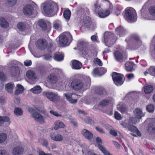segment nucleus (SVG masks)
<instances>
[{
    "label": "nucleus",
    "instance_id": "ea45409f",
    "mask_svg": "<svg viewBox=\"0 0 155 155\" xmlns=\"http://www.w3.org/2000/svg\"><path fill=\"white\" fill-rule=\"evenodd\" d=\"M117 108L122 113L125 112L126 110V107L124 105H117Z\"/></svg>",
    "mask_w": 155,
    "mask_h": 155
},
{
    "label": "nucleus",
    "instance_id": "20e7f679",
    "mask_svg": "<svg viewBox=\"0 0 155 155\" xmlns=\"http://www.w3.org/2000/svg\"><path fill=\"white\" fill-rule=\"evenodd\" d=\"M104 39L105 45L108 47H110L115 41L114 35L110 32H105Z\"/></svg>",
    "mask_w": 155,
    "mask_h": 155
},
{
    "label": "nucleus",
    "instance_id": "774afa93",
    "mask_svg": "<svg viewBox=\"0 0 155 155\" xmlns=\"http://www.w3.org/2000/svg\"><path fill=\"white\" fill-rule=\"evenodd\" d=\"M5 102V99L3 97H0V103L3 104Z\"/></svg>",
    "mask_w": 155,
    "mask_h": 155
},
{
    "label": "nucleus",
    "instance_id": "a878e982",
    "mask_svg": "<svg viewBox=\"0 0 155 155\" xmlns=\"http://www.w3.org/2000/svg\"><path fill=\"white\" fill-rule=\"evenodd\" d=\"M72 93H67L64 94V95L66 97L67 100L71 103H75L77 102V100L76 99H73L71 98Z\"/></svg>",
    "mask_w": 155,
    "mask_h": 155
},
{
    "label": "nucleus",
    "instance_id": "39448f33",
    "mask_svg": "<svg viewBox=\"0 0 155 155\" xmlns=\"http://www.w3.org/2000/svg\"><path fill=\"white\" fill-rule=\"evenodd\" d=\"M124 75L119 73L114 72L112 73V77L114 84L117 86L122 85L124 81L123 80Z\"/></svg>",
    "mask_w": 155,
    "mask_h": 155
},
{
    "label": "nucleus",
    "instance_id": "9d476101",
    "mask_svg": "<svg viewBox=\"0 0 155 155\" xmlns=\"http://www.w3.org/2000/svg\"><path fill=\"white\" fill-rule=\"evenodd\" d=\"M36 44L38 49L42 50L47 47V42L45 39H39L36 42Z\"/></svg>",
    "mask_w": 155,
    "mask_h": 155
},
{
    "label": "nucleus",
    "instance_id": "2f4dec72",
    "mask_svg": "<svg viewBox=\"0 0 155 155\" xmlns=\"http://www.w3.org/2000/svg\"><path fill=\"white\" fill-rule=\"evenodd\" d=\"M64 54L60 53H55L54 56V59L58 61H60L63 60L64 59Z\"/></svg>",
    "mask_w": 155,
    "mask_h": 155
},
{
    "label": "nucleus",
    "instance_id": "412c9836",
    "mask_svg": "<svg viewBox=\"0 0 155 155\" xmlns=\"http://www.w3.org/2000/svg\"><path fill=\"white\" fill-rule=\"evenodd\" d=\"M99 16L101 18H104L110 14V11L109 9L100 10L97 12Z\"/></svg>",
    "mask_w": 155,
    "mask_h": 155
},
{
    "label": "nucleus",
    "instance_id": "aec40b11",
    "mask_svg": "<svg viewBox=\"0 0 155 155\" xmlns=\"http://www.w3.org/2000/svg\"><path fill=\"white\" fill-rule=\"evenodd\" d=\"M134 112L136 118L141 119L144 116V114L143 113L142 110L140 108H136Z\"/></svg>",
    "mask_w": 155,
    "mask_h": 155
},
{
    "label": "nucleus",
    "instance_id": "3c124183",
    "mask_svg": "<svg viewBox=\"0 0 155 155\" xmlns=\"http://www.w3.org/2000/svg\"><path fill=\"white\" fill-rule=\"evenodd\" d=\"M6 76L2 72H0V80L1 81H4L6 80Z\"/></svg>",
    "mask_w": 155,
    "mask_h": 155
},
{
    "label": "nucleus",
    "instance_id": "5fc2aeb1",
    "mask_svg": "<svg viewBox=\"0 0 155 155\" xmlns=\"http://www.w3.org/2000/svg\"><path fill=\"white\" fill-rule=\"evenodd\" d=\"M94 62L95 64H98L100 66H101L102 65V62L100 59L97 58L94 59Z\"/></svg>",
    "mask_w": 155,
    "mask_h": 155
},
{
    "label": "nucleus",
    "instance_id": "4be33fe9",
    "mask_svg": "<svg viewBox=\"0 0 155 155\" xmlns=\"http://www.w3.org/2000/svg\"><path fill=\"white\" fill-rule=\"evenodd\" d=\"M115 59L118 62H122L124 61L122 54L118 51H115L114 54Z\"/></svg>",
    "mask_w": 155,
    "mask_h": 155
},
{
    "label": "nucleus",
    "instance_id": "a19ab883",
    "mask_svg": "<svg viewBox=\"0 0 155 155\" xmlns=\"http://www.w3.org/2000/svg\"><path fill=\"white\" fill-rule=\"evenodd\" d=\"M25 28V25L23 23L19 22L17 25V28L20 31H24Z\"/></svg>",
    "mask_w": 155,
    "mask_h": 155
},
{
    "label": "nucleus",
    "instance_id": "dca6fc26",
    "mask_svg": "<svg viewBox=\"0 0 155 155\" xmlns=\"http://www.w3.org/2000/svg\"><path fill=\"white\" fill-rule=\"evenodd\" d=\"M49 136L52 140L56 141H60L63 139V137L61 135L59 134H56L55 133H51Z\"/></svg>",
    "mask_w": 155,
    "mask_h": 155
},
{
    "label": "nucleus",
    "instance_id": "f3484780",
    "mask_svg": "<svg viewBox=\"0 0 155 155\" xmlns=\"http://www.w3.org/2000/svg\"><path fill=\"white\" fill-rule=\"evenodd\" d=\"M116 31L120 36H123L127 33L126 30L121 26H120L116 29Z\"/></svg>",
    "mask_w": 155,
    "mask_h": 155
},
{
    "label": "nucleus",
    "instance_id": "864d4df0",
    "mask_svg": "<svg viewBox=\"0 0 155 155\" xmlns=\"http://www.w3.org/2000/svg\"><path fill=\"white\" fill-rule=\"evenodd\" d=\"M99 73L100 75H102L104 74L107 71V69L106 68H99Z\"/></svg>",
    "mask_w": 155,
    "mask_h": 155
},
{
    "label": "nucleus",
    "instance_id": "2eb2a0df",
    "mask_svg": "<svg viewBox=\"0 0 155 155\" xmlns=\"http://www.w3.org/2000/svg\"><path fill=\"white\" fill-rule=\"evenodd\" d=\"M81 134L86 139L89 140H91L93 137V134L86 129L82 130L81 132Z\"/></svg>",
    "mask_w": 155,
    "mask_h": 155
},
{
    "label": "nucleus",
    "instance_id": "09e8293b",
    "mask_svg": "<svg viewBox=\"0 0 155 155\" xmlns=\"http://www.w3.org/2000/svg\"><path fill=\"white\" fill-rule=\"evenodd\" d=\"M109 103V101L108 100H104L100 102V104L102 106L104 107L108 105Z\"/></svg>",
    "mask_w": 155,
    "mask_h": 155
},
{
    "label": "nucleus",
    "instance_id": "79ce46f5",
    "mask_svg": "<svg viewBox=\"0 0 155 155\" xmlns=\"http://www.w3.org/2000/svg\"><path fill=\"white\" fill-rule=\"evenodd\" d=\"M149 74L155 77V67H150L148 69Z\"/></svg>",
    "mask_w": 155,
    "mask_h": 155
},
{
    "label": "nucleus",
    "instance_id": "0e129e2a",
    "mask_svg": "<svg viewBox=\"0 0 155 155\" xmlns=\"http://www.w3.org/2000/svg\"><path fill=\"white\" fill-rule=\"evenodd\" d=\"M0 155H8L6 151L5 150H0Z\"/></svg>",
    "mask_w": 155,
    "mask_h": 155
},
{
    "label": "nucleus",
    "instance_id": "72a5a7b5",
    "mask_svg": "<svg viewBox=\"0 0 155 155\" xmlns=\"http://www.w3.org/2000/svg\"><path fill=\"white\" fill-rule=\"evenodd\" d=\"M144 91L145 94H149L153 90V86L150 85H146L143 87Z\"/></svg>",
    "mask_w": 155,
    "mask_h": 155
},
{
    "label": "nucleus",
    "instance_id": "c85d7f7f",
    "mask_svg": "<svg viewBox=\"0 0 155 155\" xmlns=\"http://www.w3.org/2000/svg\"><path fill=\"white\" fill-rule=\"evenodd\" d=\"M147 132L149 134H152L155 133V126L152 123L149 124L146 128Z\"/></svg>",
    "mask_w": 155,
    "mask_h": 155
},
{
    "label": "nucleus",
    "instance_id": "bb28decb",
    "mask_svg": "<svg viewBox=\"0 0 155 155\" xmlns=\"http://www.w3.org/2000/svg\"><path fill=\"white\" fill-rule=\"evenodd\" d=\"M82 66L81 63L79 61L74 60L72 63V68L75 69H80Z\"/></svg>",
    "mask_w": 155,
    "mask_h": 155
},
{
    "label": "nucleus",
    "instance_id": "ddd939ff",
    "mask_svg": "<svg viewBox=\"0 0 155 155\" xmlns=\"http://www.w3.org/2000/svg\"><path fill=\"white\" fill-rule=\"evenodd\" d=\"M33 117L40 124H43L45 123L44 121L45 118L37 112H35L33 113Z\"/></svg>",
    "mask_w": 155,
    "mask_h": 155
},
{
    "label": "nucleus",
    "instance_id": "4c0bfd02",
    "mask_svg": "<svg viewBox=\"0 0 155 155\" xmlns=\"http://www.w3.org/2000/svg\"><path fill=\"white\" fill-rule=\"evenodd\" d=\"M54 28L57 30H60L61 28V22L59 20L55 21L54 22L53 24Z\"/></svg>",
    "mask_w": 155,
    "mask_h": 155
},
{
    "label": "nucleus",
    "instance_id": "6e6552de",
    "mask_svg": "<svg viewBox=\"0 0 155 155\" xmlns=\"http://www.w3.org/2000/svg\"><path fill=\"white\" fill-rule=\"evenodd\" d=\"M43 94L44 96H46L49 100L53 102L58 101L60 99V97L57 93L53 92H44Z\"/></svg>",
    "mask_w": 155,
    "mask_h": 155
},
{
    "label": "nucleus",
    "instance_id": "4468645a",
    "mask_svg": "<svg viewBox=\"0 0 155 155\" xmlns=\"http://www.w3.org/2000/svg\"><path fill=\"white\" fill-rule=\"evenodd\" d=\"M84 26L90 30H93L95 28V25L92 23L91 19L89 17H86L84 21Z\"/></svg>",
    "mask_w": 155,
    "mask_h": 155
},
{
    "label": "nucleus",
    "instance_id": "49530a36",
    "mask_svg": "<svg viewBox=\"0 0 155 155\" xmlns=\"http://www.w3.org/2000/svg\"><path fill=\"white\" fill-rule=\"evenodd\" d=\"M92 74L93 76L100 75L99 68H96L92 72Z\"/></svg>",
    "mask_w": 155,
    "mask_h": 155
},
{
    "label": "nucleus",
    "instance_id": "bf43d9fd",
    "mask_svg": "<svg viewBox=\"0 0 155 155\" xmlns=\"http://www.w3.org/2000/svg\"><path fill=\"white\" fill-rule=\"evenodd\" d=\"M110 134L114 136H116L117 135L116 131L113 130H110Z\"/></svg>",
    "mask_w": 155,
    "mask_h": 155
},
{
    "label": "nucleus",
    "instance_id": "7ed1b4c3",
    "mask_svg": "<svg viewBox=\"0 0 155 155\" xmlns=\"http://www.w3.org/2000/svg\"><path fill=\"white\" fill-rule=\"evenodd\" d=\"M72 40V36L70 33L69 32H65L60 35L59 44L61 46H64L66 45L69 42V45Z\"/></svg>",
    "mask_w": 155,
    "mask_h": 155
},
{
    "label": "nucleus",
    "instance_id": "58836bf2",
    "mask_svg": "<svg viewBox=\"0 0 155 155\" xmlns=\"http://www.w3.org/2000/svg\"><path fill=\"white\" fill-rule=\"evenodd\" d=\"M10 120V118L7 117L0 116V125L3 124L4 122H8Z\"/></svg>",
    "mask_w": 155,
    "mask_h": 155
},
{
    "label": "nucleus",
    "instance_id": "052dcab7",
    "mask_svg": "<svg viewBox=\"0 0 155 155\" xmlns=\"http://www.w3.org/2000/svg\"><path fill=\"white\" fill-rule=\"evenodd\" d=\"M85 122L91 125L93 124H94L93 121L92 120L89 118L87 119V120H86Z\"/></svg>",
    "mask_w": 155,
    "mask_h": 155
},
{
    "label": "nucleus",
    "instance_id": "cd10ccee",
    "mask_svg": "<svg viewBox=\"0 0 155 155\" xmlns=\"http://www.w3.org/2000/svg\"><path fill=\"white\" fill-rule=\"evenodd\" d=\"M14 86V84L12 83H9L6 84L5 86V89L8 93H13V89Z\"/></svg>",
    "mask_w": 155,
    "mask_h": 155
},
{
    "label": "nucleus",
    "instance_id": "f8f14e48",
    "mask_svg": "<svg viewBox=\"0 0 155 155\" xmlns=\"http://www.w3.org/2000/svg\"><path fill=\"white\" fill-rule=\"evenodd\" d=\"M38 24L43 31L46 32H48L50 30V27L49 26H47V23L45 21L42 20H39L38 22Z\"/></svg>",
    "mask_w": 155,
    "mask_h": 155
},
{
    "label": "nucleus",
    "instance_id": "a211bd4d",
    "mask_svg": "<svg viewBox=\"0 0 155 155\" xmlns=\"http://www.w3.org/2000/svg\"><path fill=\"white\" fill-rule=\"evenodd\" d=\"M11 73L13 76L16 77L19 75L20 74V71L18 66L15 65L11 68Z\"/></svg>",
    "mask_w": 155,
    "mask_h": 155
},
{
    "label": "nucleus",
    "instance_id": "f257e3e1",
    "mask_svg": "<svg viewBox=\"0 0 155 155\" xmlns=\"http://www.w3.org/2000/svg\"><path fill=\"white\" fill-rule=\"evenodd\" d=\"M45 13L47 15L52 14L54 10L58 11V6L55 2L52 1H46L41 4Z\"/></svg>",
    "mask_w": 155,
    "mask_h": 155
},
{
    "label": "nucleus",
    "instance_id": "8fccbe9b",
    "mask_svg": "<svg viewBox=\"0 0 155 155\" xmlns=\"http://www.w3.org/2000/svg\"><path fill=\"white\" fill-rule=\"evenodd\" d=\"M149 12L150 15L155 17V7H151L149 9Z\"/></svg>",
    "mask_w": 155,
    "mask_h": 155
},
{
    "label": "nucleus",
    "instance_id": "13d9d810",
    "mask_svg": "<svg viewBox=\"0 0 155 155\" xmlns=\"http://www.w3.org/2000/svg\"><path fill=\"white\" fill-rule=\"evenodd\" d=\"M32 64V62L30 60H27L24 62V64L25 66H30Z\"/></svg>",
    "mask_w": 155,
    "mask_h": 155
},
{
    "label": "nucleus",
    "instance_id": "1a4fd4ad",
    "mask_svg": "<svg viewBox=\"0 0 155 155\" xmlns=\"http://www.w3.org/2000/svg\"><path fill=\"white\" fill-rule=\"evenodd\" d=\"M71 86L75 90L78 91L81 89L83 87L84 84L81 80L75 79L72 81Z\"/></svg>",
    "mask_w": 155,
    "mask_h": 155
},
{
    "label": "nucleus",
    "instance_id": "393cba45",
    "mask_svg": "<svg viewBox=\"0 0 155 155\" xmlns=\"http://www.w3.org/2000/svg\"><path fill=\"white\" fill-rule=\"evenodd\" d=\"M126 70L128 71L131 72L134 70L133 66L134 64L130 61L127 62L125 64Z\"/></svg>",
    "mask_w": 155,
    "mask_h": 155
},
{
    "label": "nucleus",
    "instance_id": "4d7b16f0",
    "mask_svg": "<svg viewBox=\"0 0 155 155\" xmlns=\"http://www.w3.org/2000/svg\"><path fill=\"white\" fill-rule=\"evenodd\" d=\"M50 112L52 114L57 117H61V115L58 114L57 112L54 111L53 110H51L50 111Z\"/></svg>",
    "mask_w": 155,
    "mask_h": 155
},
{
    "label": "nucleus",
    "instance_id": "423d86ee",
    "mask_svg": "<svg viewBox=\"0 0 155 155\" xmlns=\"http://www.w3.org/2000/svg\"><path fill=\"white\" fill-rule=\"evenodd\" d=\"M89 46L88 43L84 41H80L77 44L78 49L81 51L82 54L86 55L88 54V47Z\"/></svg>",
    "mask_w": 155,
    "mask_h": 155
},
{
    "label": "nucleus",
    "instance_id": "a18cd8bd",
    "mask_svg": "<svg viewBox=\"0 0 155 155\" xmlns=\"http://www.w3.org/2000/svg\"><path fill=\"white\" fill-rule=\"evenodd\" d=\"M147 110L149 112H153L154 110V105L152 104H150L146 106Z\"/></svg>",
    "mask_w": 155,
    "mask_h": 155
},
{
    "label": "nucleus",
    "instance_id": "f03ea898",
    "mask_svg": "<svg viewBox=\"0 0 155 155\" xmlns=\"http://www.w3.org/2000/svg\"><path fill=\"white\" fill-rule=\"evenodd\" d=\"M125 19L130 22L135 21L137 19L135 10L132 8H127L125 10Z\"/></svg>",
    "mask_w": 155,
    "mask_h": 155
},
{
    "label": "nucleus",
    "instance_id": "603ef678",
    "mask_svg": "<svg viewBox=\"0 0 155 155\" xmlns=\"http://www.w3.org/2000/svg\"><path fill=\"white\" fill-rule=\"evenodd\" d=\"M114 116L115 118L118 120H119L121 118V115L117 111L115 112Z\"/></svg>",
    "mask_w": 155,
    "mask_h": 155
},
{
    "label": "nucleus",
    "instance_id": "b1692460",
    "mask_svg": "<svg viewBox=\"0 0 155 155\" xmlns=\"http://www.w3.org/2000/svg\"><path fill=\"white\" fill-rule=\"evenodd\" d=\"M27 77L30 79L35 80L37 78V77L35 72L31 70H29L27 72L26 74Z\"/></svg>",
    "mask_w": 155,
    "mask_h": 155
},
{
    "label": "nucleus",
    "instance_id": "de8ad7c7",
    "mask_svg": "<svg viewBox=\"0 0 155 155\" xmlns=\"http://www.w3.org/2000/svg\"><path fill=\"white\" fill-rule=\"evenodd\" d=\"M16 2V0H7V4L8 6H12L15 5Z\"/></svg>",
    "mask_w": 155,
    "mask_h": 155
},
{
    "label": "nucleus",
    "instance_id": "37998d69",
    "mask_svg": "<svg viewBox=\"0 0 155 155\" xmlns=\"http://www.w3.org/2000/svg\"><path fill=\"white\" fill-rule=\"evenodd\" d=\"M14 113L15 114L20 116L22 114L23 111L20 108L16 107L15 108L14 110Z\"/></svg>",
    "mask_w": 155,
    "mask_h": 155
},
{
    "label": "nucleus",
    "instance_id": "e433bc0d",
    "mask_svg": "<svg viewBox=\"0 0 155 155\" xmlns=\"http://www.w3.org/2000/svg\"><path fill=\"white\" fill-rule=\"evenodd\" d=\"M18 88L16 90L15 94V95H18L20 94L21 93L24 91V88L23 86L21 85L18 84L17 85Z\"/></svg>",
    "mask_w": 155,
    "mask_h": 155
},
{
    "label": "nucleus",
    "instance_id": "6ab92c4d",
    "mask_svg": "<svg viewBox=\"0 0 155 155\" xmlns=\"http://www.w3.org/2000/svg\"><path fill=\"white\" fill-rule=\"evenodd\" d=\"M33 11V7L31 5H26L24 8L23 11L25 15H31Z\"/></svg>",
    "mask_w": 155,
    "mask_h": 155
},
{
    "label": "nucleus",
    "instance_id": "680f3d73",
    "mask_svg": "<svg viewBox=\"0 0 155 155\" xmlns=\"http://www.w3.org/2000/svg\"><path fill=\"white\" fill-rule=\"evenodd\" d=\"M127 76L128 79H131L134 78V76L133 74L131 73L127 75Z\"/></svg>",
    "mask_w": 155,
    "mask_h": 155
},
{
    "label": "nucleus",
    "instance_id": "473e14b6",
    "mask_svg": "<svg viewBox=\"0 0 155 155\" xmlns=\"http://www.w3.org/2000/svg\"><path fill=\"white\" fill-rule=\"evenodd\" d=\"M0 25L2 27L6 28L8 26L9 24L4 18H0Z\"/></svg>",
    "mask_w": 155,
    "mask_h": 155
},
{
    "label": "nucleus",
    "instance_id": "0eeeda50",
    "mask_svg": "<svg viewBox=\"0 0 155 155\" xmlns=\"http://www.w3.org/2000/svg\"><path fill=\"white\" fill-rule=\"evenodd\" d=\"M125 41L129 45L133 44L136 48H138L141 43V41L139 40V37L134 35L131 38H128L125 39Z\"/></svg>",
    "mask_w": 155,
    "mask_h": 155
},
{
    "label": "nucleus",
    "instance_id": "c9c22d12",
    "mask_svg": "<svg viewBox=\"0 0 155 155\" xmlns=\"http://www.w3.org/2000/svg\"><path fill=\"white\" fill-rule=\"evenodd\" d=\"M31 90L33 93L35 94L40 93L42 91L41 87L39 85L34 87Z\"/></svg>",
    "mask_w": 155,
    "mask_h": 155
},
{
    "label": "nucleus",
    "instance_id": "e2e57ef3",
    "mask_svg": "<svg viewBox=\"0 0 155 155\" xmlns=\"http://www.w3.org/2000/svg\"><path fill=\"white\" fill-rule=\"evenodd\" d=\"M96 129L100 133H104V132L103 130V129L99 127H96Z\"/></svg>",
    "mask_w": 155,
    "mask_h": 155
},
{
    "label": "nucleus",
    "instance_id": "c756f323",
    "mask_svg": "<svg viewBox=\"0 0 155 155\" xmlns=\"http://www.w3.org/2000/svg\"><path fill=\"white\" fill-rule=\"evenodd\" d=\"M58 80L57 76L54 74H51L48 77V81L51 84L55 83Z\"/></svg>",
    "mask_w": 155,
    "mask_h": 155
},
{
    "label": "nucleus",
    "instance_id": "6e6d98bb",
    "mask_svg": "<svg viewBox=\"0 0 155 155\" xmlns=\"http://www.w3.org/2000/svg\"><path fill=\"white\" fill-rule=\"evenodd\" d=\"M137 129L136 127L134 126L131 124L128 129V130L134 132L137 130Z\"/></svg>",
    "mask_w": 155,
    "mask_h": 155
},
{
    "label": "nucleus",
    "instance_id": "7c9ffc66",
    "mask_svg": "<svg viewBox=\"0 0 155 155\" xmlns=\"http://www.w3.org/2000/svg\"><path fill=\"white\" fill-rule=\"evenodd\" d=\"M54 128L55 130L59 128H63L64 126V123L59 120L56 121L54 123Z\"/></svg>",
    "mask_w": 155,
    "mask_h": 155
},
{
    "label": "nucleus",
    "instance_id": "5701e85b",
    "mask_svg": "<svg viewBox=\"0 0 155 155\" xmlns=\"http://www.w3.org/2000/svg\"><path fill=\"white\" fill-rule=\"evenodd\" d=\"M24 151V149L21 147H17L13 148L12 154L14 155H20Z\"/></svg>",
    "mask_w": 155,
    "mask_h": 155
},
{
    "label": "nucleus",
    "instance_id": "f704fd0d",
    "mask_svg": "<svg viewBox=\"0 0 155 155\" xmlns=\"http://www.w3.org/2000/svg\"><path fill=\"white\" fill-rule=\"evenodd\" d=\"M71 15L70 11L68 9L65 10L63 12V16L67 21H68Z\"/></svg>",
    "mask_w": 155,
    "mask_h": 155
},
{
    "label": "nucleus",
    "instance_id": "69168bd1",
    "mask_svg": "<svg viewBox=\"0 0 155 155\" xmlns=\"http://www.w3.org/2000/svg\"><path fill=\"white\" fill-rule=\"evenodd\" d=\"M96 140L97 142V145L98 146V144H99L100 145H101L100 143H102V141L100 137H97L96 139Z\"/></svg>",
    "mask_w": 155,
    "mask_h": 155
},
{
    "label": "nucleus",
    "instance_id": "c03bdc74",
    "mask_svg": "<svg viewBox=\"0 0 155 155\" xmlns=\"http://www.w3.org/2000/svg\"><path fill=\"white\" fill-rule=\"evenodd\" d=\"M7 136L5 133L0 134V143L4 142L7 138Z\"/></svg>",
    "mask_w": 155,
    "mask_h": 155
},
{
    "label": "nucleus",
    "instance_id": "9b49d317",
    "mask_svg": "<svg viewBox=\"0 0 155 155\" xmlns=\"http://www.w3.org/2000/svg\"><path fill=\"white\" fill-rule=\"evenodd\" d=\"M94 91L97 94L101 97H104L107 94L105 89L101 87H97L94 88Z\"/></svg>",
    "mask_w": 155,
    "mask_h": 155
},
{
    "label": "nucleus",
    "instance_id": "338daca9",
    "mask_svg": "<svg viewBox=\"0 0 155 155\" xmlns=\"http://www.w3.org/2000/svg\"><path fill=\"white\" fill-rule=\"evenodd\" d=\"M28 111L31 114H33L35 112H37L33 108H29L28 109Z\"/></svg>",
    "mask_w": 155,
    "mask_h": 155
}]
</instances>
